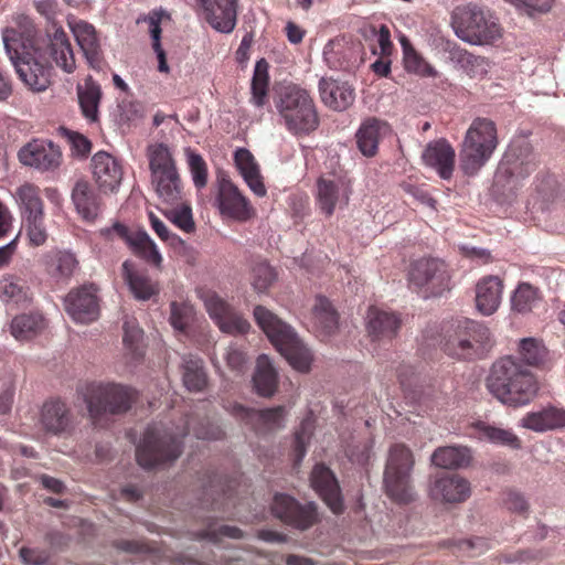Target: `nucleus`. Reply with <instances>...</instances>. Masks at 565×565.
Masks as SVG:
<instances>
[{
    "mask_svg": "<svg viewBox=\"0 0 565 565\" xmlns=\"http://www.w3.org/2000/svg\"><path fill=\"white\" fill-rule=\"evenodd\" d=\"M124 345L135 356L143 354V331L135 319H127L124 322Z\"/></svg>",
    "mask_w": 565,
    "mask_h": 565,
    "instance_id": "obj_54",
    "label": "nucleus"
},
{
    "mask_svg": "<svg viewBox=\"0 0 565 565\" xmlns=\"http://www.w3.org/2000/svg\"><path fill=\"white\" fill-rule=\"evenodd\" d=\"M409 280L419 288H426L429 296H439L448 288L449 276L444 262L438 259H419L412 265Z\"/></svg>",
    "mask_w": 565,
    "mask_h": 565,
    "instance_id": "obj_13",
    "label": "nucleus"
},
{
    "mask_svg": "<svg viewBox=\"0 0 565 565\" xmlns=\"http://www.w3.org/2000/svg\"><path fill=\"white\" fill-rule=\"evenodd\" d=\"M164 215L179 228L186 233H191L195 228L190 205H182L180 209L166 211Z\"/></svg>",
    "mask_w": 565,
    "mask_h": 565,
    "instance_id": "obj_64",
    "label": "nucleus"
},
{
    "mask_svg": "<svg viewBox=\"0 0 565 565\" xmlns=\"http://www.w3.org/2000/svg\"><path fill=\"white\" fill-rule=\"evenodd\" d=\"M311 486L334 514L343 512V500L338 480L324 465H316L310 477Z\"/></svg>",
    "mask_w": 565,
    "mask_h": 565,
    "instance_id": "obj_22",
    "label": "nucleus"
},
{
    "mask_svg": "<svg viewBox=\"0 0 565 565\" xmlns=\"http://www.w3.org/2000/svg\"><path fill=\"white\" fill-rule=\"evenodd\" d=\"M171 326L179 331H184L194 317L193 306L188 302L173 301L170 305Z\"/></svg>",
    "mask_w": 565,
    "mask_h": 565,
    "instance_id": "obj_58",
    "label": "nucleus"
},
{
    "mask_svg": "<svg viewBox=\"0 0 565 565\" xmlns=\"http://www.w3.org/2000/svg\"><path fill=\"white\" fill-rule=\"evenodd\" d=\"M150 174L178 170L170 148L162 142L151 143L147 147Z\"/></svg>",
    "mask_w": 565,
    "mask_h": 565,
    "instance_id": "obj_43",
    "label": "nucleus"
},
{
    "mask_svg": "<svg viewBox=\"0 0 565 565\" xmlns=\"http://www.w3.org/2000/svg\"><path fill=\"white\" fill-rule=\"evenodd\" d=\"M188 430L172 434L162 425L148 426L136 448V458L139 466L152 469L175 461L182 451L181 437Z\"/></svg>",
    "mask_w": 565,
    "mask_h": 565,
    "instance_id": "obj_7",
    "label": "nucleus"
},
{
    "mask_svg": "<svg viewBox=\"0 0 565 565\" xmlns=\"http://www.w3.org/2000/svg\"><path fill=\"white\" fill-rule=\"evenodd\" d=\"M471 494L470 482L459 475H440L431 478L429 495L446 503H460Z\"/></svg>",
    "mask_w": 565,
    "mask_h": 565,
    "instance_id": "obj_18",
    "label": "nucleus"
},
{
    "mask_svg": "<svg viewBox=\"0 0 565 565\" xmlns=\"http://www.w3.org/2000/svg\"><path fill=\"white\" fill-rule=\"evenodd\" d=\"M501 502L503 508L511 513L524 515L527 514L530 510V503L525 495L515 489H507L503 491Z\"/></svg>",
    "mask_w": 565,
    "mask_h": 565,
    "instance_id": "obj_60",
    "label": "nucleus"
},
{
    "mask_svg": "<svg viewBox=\"0 0 565 565\" xmlns=\"http://www.w3.org/2000/svg\"><path fill=\"white\" fill-rule=\"evenodd\" d=\"M253 383L256 392L264 396H271L277 388L278 377L270 359L263 354L256 362V370L253 376Z\"/></svg>",
    "mask_w": 565,
    "mask_h": 565,
    "instance_id": "obj_38",
    "label": "nucleus"
},
{
    "mask_svg": "<svg viewBox=\"0 0 565 565\" xmlns=\"http://www.w3.org/2000/svg\"><path fill=\"white\" fill-rule=\"evenodd\" d=\"M388 132V125L375 117L366 118L355 134L356 145L365 157L377 152L380 140Z\"/></svg>",
    "mask_w": 565,
    "mask_h": 565,
    "instance_id": "obj_32",
    "label": "nucleus"
},
{
    "mask_svg": "<svg viewBox=\"0 0 565 565\" xmlns=\"http://www.w3.org/2000/svg\"><path fill=\"white\" fill-rule=\"evenodd\" d=\"M151 184L163 203L177 205L182 200V182L178 170L151 174Z\"/></svg>",
    "mask_w": 565,
    "mask_h": 565,
    "instance_id": "obj_36",
    "label": "nucleus"
},
{
    "mask_svg": "<svg viewBox=\"0 0 565 565\" xmlns=\"http://www.w3.org/2000/svg\"><path fill=\"white\" fill-rule=\"evenodd\" d=\"M196 537L199 540H209L213 543H217L222 540V537H230L234 540H239L244 537V533L237 526L232 525H209L205 530L198 533Z\"/></svg>",
    "mask_w": 565,
    "mask_h": 565,
    "instance_id": "obj_59",
    "label": "nucleus"
},
{
    "mask_svg": "<svg viewBox=\"0 0 565 565\" xmlns=\"http://www.w3.org/2000/svg\"><path fill=\"white\" fill-rule=\"evenodd\" d=\"M455 58L470 77H480L488 73L489 62L482 56L475 55L466 50H457Z\"/></svg>",
    "mask_w": 565,
    "mask_h": 565,
    "instance_id": "obj_51",
    "label": "nucleus"
},
{
    "mask_svg": "<svg viewBox=\"0 0 565 565\" xmlns=\"http://www.w3.org/2000/svg\"><path fill=\"white\" fill-rule=\"evenodd\" d=\"M183 383L189 391L200 392L206 385V374L203 362L198 358L184 360Z\"/></svg>",
    "mask_w": 565,
    "mask_h": 565,
    "instance_id": "obj_50",
    "label": "nucleus"
},
{
    "mask_svg": "<svg viewBox=\"0 0 565 565\" xmlns=\"http://www.w3.org/2000/svg\"><path fill=\"white\" fill-rule=\"evenodd\" d=\"M281 124L294 135H308L319 126L316 105L309 93L297 86L281 88L275 99Z\"/></svg>",
    "mask_w": 565,
    "mask_h": 565,
    "instance_id": "obj_4",
    "label": "nucleus"
},
{
    "mask_svg": "<svg viewBox=\"0 0 565 565\" xmlns=\"http://www.w3.org/2000/svg\"><path fill=\"white\" fill-rule=\"evenodd\" d=\"M0 298L4 302H24L28 300V288L19 279L4 277L0 280Z\"/></svg>",
    "mask_w": 565,
    "mask_h": 565,
    "instance_id": "obj_55",
    "label": "nucleus"
},
{
    "mask_svg": "<svg viewBox=\"0 0 565 565\" xmlns=\"http://www.w3.org/2000/svg\"><path fill=\"white\" fill-rule=\"evenodd\" d=\"M321 102L334 111L347 110L355 99L354 88L345 81L322 77L319 81Z\"/></svg>",
    "mask_w": 565,
    "mask_h": 565,
    "instance_id": "obj_24",
    "label": "nucleus"
},
{
    "mask_svg": "<svg viewBox=\"0 0 565 565\" xmlns=\"http://www.w3.org/2000/svg\"><path fill=\"white\" fill-rule=\"evenodd\" d=\"M401 327L399 318L392 312L370 308L366 316L367 333L373 341L393 339Z\"/></svg>",
    "mask_w": 565,
    "mask_h": 565,
    "instance_id": "obj_30",
    "label": "nucleus"
},
{
    "mask_svg": "<svg viewBox=\"0 0 565 565\" xmlns=\"http://www.w3.org/2000/svg\"><path fill=\"white\" fill-rule=\"evenodd\" d=\"M216 205L221 215L238 222H246L255 215V210L248 199L230 180L218 181Z\"/></svg>",
    "mask_w": 565,
    "mask_h": 565,
    "instance_id": "obj_14",
    "label": "nucleus"
},
{
    "mask_svg": "<svg viewBox=\"0 0 565 565\" xmlns=\"http://www.w3.org/2000/svg\"><path fill=\"white\" fill-rule=\"evenodd\" d=\"M146 21L149 24V32L152 39V47L158 57V70L161 73H169V66L167 63V57L163 49L161 47L160 36H161V26H160V17L156 13L149 15Z\"/></svg>",
    "mask_w": 565,
    "mask_h": 565,
    "instance_id": "obj_56",
    "label": "nucleus"
},
{
    "mask_svg": "<svg viewBox=\"0 0 565 565\" xmlns=\"http://www.w3.org/2000/svg\"><path fill=\"white\" fill-rule=\"evenodd\" d=\"M451 25L456 35L471 45H487L502 36L495 18L483 8L468 3L452 11Z\"/></svg>",
    "mask_w": 565,
    "mask_h": 565,
    "instance_id": "obj_6",
    "label": "nucleus"
},
{
    "mask_svg": "<svg viewBox=\"0 0 565 565\" xmlns=\"http://www.w3.org/2000/svg\"><path fill=\"white\" fill-rule=\"evenodd\" d=\"M25 230L30 243L34 246L43 245L47 239V232L44 224V214L24 220Z\"/></svg>",
    "mask_w": 565,
    "mask_h": 565,
    "instance_id": "obj_62",
    "label": "nucleus"
},
{
    "mask_svg": "<svg viewBox=\"0 0 565 565\" xmlns=\"http://www.w3.org/2000/svg\"><path fill=\"white\" fill-rule=\"evenodd\" d=\"M122 276L136 299L148 300L157 292L154 285L149 278L134 270V265L130 260L124 262Z\"/></svg>",
    "mask_w": 565,
    "mask_h": 565,
    "instance_id": "obj_40",
    "label": "nucleus"
},
{
    "mask_svg": "<svg viewBox=\"0 0 565 565\" xmlns=\"http://www.w3.org/2000/svg\"><path fill=\"white\" fill-rule=\"evenodd\" d=\"M520 425L536 433L563 428L565 427V411L551 406L531 412L521 418Z\"/></svg>",
    "mask_w": 565,
    "mask_h": 565,
    "instance_id": "obj_33",
    "label": "nucleus"
},
{
    "mask_svg": "<svg viewBox=\"0 0 565 565\" xmlns=\"http://www.w3.org/2000/svg\"><path fill=\"white\" fill-rule=\"evenodd\" d=\"M487 387L501 403L514 407L530 403L539 388L534 375L512 356L493 363Z\"/></svg>",
    "mask_w": 565,
    "mask_h": 565,
    "instance_id": "obj_1",
    "label": "nucleus"
},
{
    "mask_svg": "<svg viewBox=\"0 0 565 565\" xmlns=\"http://www.w3.org/2000/svg\"><path fill=\"white\" fill-rule=\"evenodd\" d=\"M477 427L481 436L493 444L509 446L512 448L520 447V439L511 430L491 426L484 423L478 424Z\"/></svg>",
    "mask_w": 565,
    "mask_h": 565,
    "instance_id": "obj_53",
    "label": "nucleus"
},
{
    "mask_svg": "<svg viewBox=\"0 0 565 565\" xmlns=\"http://www.w3.org/2000/svg\"><path fill=\"white\" fill-rule=\"evenodd\" d=\"M492 347L490 330L482 323L463 319L459 320L454 332L448 334L445 352L462 360L480 359Z\"/></svg>",
    "mask_w": 565,
    "mask_h": 565,
    "instance_id": "obj_9",
    "label": "nucleus"
},
{
    "mask_svg": "<svg viewBox=\"0 0 565 565\" xmlns=\"http://www.w3.org/2000/svg\"><path fill=\"white\" fill-rule=\"evenodd\" d=\"M188 163L192 173L193 183L198 189H202L207 183V168L202 156L186 149Z\"/></svg>",
    "mask_w": 565,
    "mask_h": 565,
    "instance_id": "obj_61",
    "label": "nucleus"
},
{
    "mask_svg": "<svg viewBox=\"0 0 565 565\" xmlns=\"http://www.w3.org/2000/svg\"><path fill=\"white\" fill-rule=\"evenodd\" d=\"M503 282L497 276H487L476 286V307L484 316L495 312L501 303Z\"/></svg>",
    "mask_w": 565,
    "mask_h": 565,
    "instance_id": "obj_31",
    "label": "nucleus"
},
{
    "mask_svg": "<svg viewBox=\"0 0 565 565\" xmlns=\"http://www.w3.org/2000/svg\"><path fill=\"white\" fill-rule=\"evenodd\" d=\"M348 46L341 39L330 40L323 47V58L331 68H342L347 62Z\"/></svg>",
    "mask_w": 565,
    "mask_h": 565,
    "instance_id": "obj_57",
    "label": "nucleus"
},
{
    "mask_svg": "<svg viewBox=\"0 0 565 565\" xmlns=\"http://www.w3.org/2000/svg\"><path fill=\"white\" fill-rule=\"evenodd\" d=\"M235 164L248 188L257 195L265 196L267 191L260 175L259 167L252 154L245 148H239L234 154Z\"/></svg>",
    "mask_w": 565,
    "mask_h": 565,
    "instance_id": "obj_35",
    "label": "nucleus"
},
{
    "mask_svg": "<svg viewBox=\"0 0 565 565\" xmlns=\"http://www.w3.org/2000/svg\"><path fill=\"white\" fill-rule=\"evenodd\" d=\"M44 328V319L39 313L17 316L11 322V334L20 341L35 337Z\"/></svg>",
    "mask_w": 565,
    "mask_h": 565,
    "instance_id": "obj_44",
    "label": "nucleus"
},
{
    "mask_svg": "<svg viewBox=\"0 0 565 565\" xmlns=\"http://www.w3.org/2000/svg\"><path fill=\"white\" fill-rule=\"evenodd\" d=\"M49 54L56 66L65 73H73L76 68L75 57L70 39L65 31L55 24L49 33Z\"/></svg>",
    "mask_w": 565,
    "mask_h": 565,
    "instance_id": "obj_28",
    "label": "nucleus"
},
{
    "mask_svg": "<svg viewBox=\"0 0 565 565\" xmlns=\"http://www.w3.org/2000/svg\"><path fill=\"white\" fill-rule=\"evenodd\" d=\"M276 279L274 269L266 263L253 268V287L257 292H265Z\"/></svg>",
    "mask_w": 565,
    "mask_h": 565,
    "instance_id": "obj_63",
    "label": "nucleus"
},
{
    "mask_svg": "<svg viewBox=\"0 0 565 565\" xmlns=\"http://www.w3.org/2000/svg\"><path fill=\"white\" fill-rule=\"evenodd\" d=\"M268 64L262 58L256 62L250 84V102L256 107H263L268 102Z\"/></svg>",
    "mask_w": 565,
    "mask_h": 565,
    "instance_id": "obj_46",
    "label": "nucleus"
},
{
    "mask_svg": "<svg viewBox=\"0 0 565 565\" xmlns=\"http://www.w3.org/2000/svg\"><path fill=\"white\" fill-rule=\"evenodd\" d=\"M495 150L499 143L495 124L488 118H476L466 131L465 137Z\"/></svg>",
    "mask_w": 565,
    "mask_h": 565,
    "instance_id": "obj_45",
    "label": "nucleus"
},
{
    "mask_svg": "<svg viewBox=\"0 0 565 565\" xmlns=\"http://www.w3.org/2000/svg\"><path fill=\"white\" fill-rule=\"evenodd\" d=\"M471 451L465 446H444L437 448L431 455V462L444 469H460L469 466Z\"/></svg>",
    "mask_w": 565,
    "mask_h": 565,
    "instance_id": "obj_37",
    "label": "nucleus"
},
{
    "mask_svg": "<svg viewBox=\"0 0 565 565\" xmlns=\"http://www.w3.org/2000/svg\"><path fill=\"white\" fill-rule=\"evenodd\" d=\"M40 424L44 431L54 436L71 434L75 419L71 408L61 399L46 401L40 412Z\"/></svg>",
    "mask_w": 565,
    "mask_h": 565,
    "instance_id": "obj_17",
    "label": "nucleus"
},
{
    "mask_svg": "<svg viewBox=\"0 0 565 565\" xmlns=\"http://www.w3.org/2000/svg\"><path fill=\"white\" fill-rule=\"evenodd\" d=\"M65 309L76 322L95 321L99 316V306L93 285L72 290L65 298Z\"/></svg>",
    "mask_w": 565,
    "mask_h": 565,
    "instance_id": "obj_20",
    "label": "nucleus"
},
{
    "mask_svg": "<svg viewBox=\"0 0 565 565\" xmlns=\"http://www.w3.org/2000/svg\"><path fill=\"white\" fill-rule=\"evenodd\" d=\"M77 95L83 115L89 120H96L102 97L100 86L89 77L83 86H77Z\"/></svg>",
    "mask_w": 565,
    "mask_h": 565,
    "instance_id": "obj_42",
    "label": "nucleus"
},
{
    "mask_svg": "<svg viewBox=\"0 0 565 565\" xmlns=\"http://www.w3.org/2000/svg\"><path fill=\"white\" fill-rule=\"evenodd\" d=\"M92 172L100 192H115L119 188L122 169L117 159L108 152L98 151L93 156Z\"/></svg>",
    "mask_w": 565,
    "mask_h": 565,
    "instance_id": "obj_23",
    "label": "nucleus"
},
{
    "mask_svg": "<svg viewBox=\"0 0 565 565\" xmlns=\"http://www.w3.org/2000/svg\"><path fill=\"white\" fill-rule=\"evenodd\" d=\"M42 262L46 274L56 281L70 280L78 268L76 256L68 250H50Z\"/></svg>",
    "mask_w": 565,
    "mask_h": 565,
    "instance_id": "obj_29",
    "label": "nucleus"
},
{
    "mask_svg": "<svg viewBox=\"0 0 565 565\" xmlns=\"http://www.w3.org/2000/svg\"><path fill=\"white\" fill-rule=\"evenodd\" d=\"M70 25L88 64L93 68H99L103 54L95 28L85 21H77Z\"/></svg>",
    "mask_w": 565,
    "mask_h": 565,
    "instance_id": "obj_27",
    "label": "nucleus"
},
{
    "mask_svg": "<svg viewBox=\"0 0 565 565\" xmlns=\"http://www.w3.org/2000/svg\"><path fill=\"white\" fill-rule=\"evenodd\" d=\"M519 354L527 365L532 366L544 365L548 360L547 349L534 338H525L520 341Z\"/></svg>",
    "mask_w": 565,
    "mask_h": 565,
    "instance_id": "obj_49",
    "label": "nucleus"
},
{
    "mask_svg": "<svg viewBox=\"0 0 565 565\" xmlns=\"http://www.w3.org/2000/svg\"><path fill=\"white\" fill-rule=\"evenodd\" d=\"M415 456L404 444H394L387 450L383 471V488L386 495L398 503H409L415 500L416 492L412 473Z\"/></svg>",
    "mask_w": 565,
    "mask_h": 565,
    "instance_id": "obj_5",
    "label": "nucleus"
},
{
    "mask_svg": "<svg viewBox=\"0 0 565 565\" xmlns=\"http://www.w3.org/2000/svg\"><path fill=\"white\" fill-rule=\"evenodd\" d=\"M455 158V149L444 138L430 141L422 154L424 163L435 169L438 175L444 180H449L452 177Z\"/></svg>",
    "mask_w": 565,
    "mask_h": 565,
    "instance_id": "obj_25",
    "label": "nucleus"
},
{
    "mask_svg": "<svg viewBox=\"0 0 565 565\" xmlns=\"http://www.w3.org/2000/svg\"><path fill=\"white\" fill-rule=\"evenodd\" d=\"M92 422L96 425L107 414L127 412L134 399V392L115 383H90L78 391Z\"/></svg>",
    "mask_w": 565,
    "mask_h": 565,
    "instance_id": "obj_8",
    "label": "nucleus"
},
{
    "mask_svg": "<svg viewBox=\"0 0 565 565\" xmlns=\"http://www.w3.org/2000/svg\"><path fill=\"white\" fill-rule=\"evenodd\" d=\"M539 300L540 296L537 289L530 284L523 282L519 285L512 296V309L520 313H524L531 311Z\"/></svg>",
    "mask_w": 565,
    "mask_h": 565,
    "instance_id": "obj_52",
    "label": "nucleus"
},
{
    "mask_svg": "<svg viewBox=\"0 0 565 565\" xmlns=\"http://www.w3.org/2000/svg\"><path fill=\"white\" fill-rule=\"evenodd\" d=\"M72 201L84 220L93 221L100 213V198L86 180H78L75 183Z\"/></svg>",
    "mask_w": 565,
    "mask_h": 565,
    "instance_id": "obj_34",
    "label": "nucleus"
},
{
    "mask_svg": "<svg viewBox=\"0 0 565 565\" xmlns=\"http://www.w3.org/2000/svg\"><path fill=\"white\" fill-rule=\"evenodd\" d=\"M351 193L352 190L347 182L320 178L317 181V206L329 217L335 209H343L349 204Z\"/></svg>",
    "mask_w": 565,
    "mask_h": 565,
    "instance_id": "obj_19",
    "label": "nucleus"
},
{
    "mask_svg": "<svg viewBox=\"0 0 565 565\" xmlns=\"http://www.w3.org/2000/svg\"><path fill=\"white\" fill-rule=\"evenodd\" d=\"M403 49V63L406 72L415 74L420 77H436L438 72L433 67L403 36L401 39Z\"/></svg>",
    "mask_w": 565,
    "mask_h": 565,
    "instance_id": "obj_39",
    "label": "nucleus"
},
{
    "mask_svg": "<svg viewBox=\"0 0 565 565\" xmlns=\"http://www.w3.org/2000/svg\"><path fill=\"white\" fill-rule=\"evenodd\" d=\"M28 38L7 28L2 32V41L20 79L32 90L43 92L51 83V67L44 62L39 50L30 41L31 31L26 30Z\"/></svg>",
    "mask_w": 565,
    "mask_h": 565,
    "instance_id": "obj_2",
    "label": "nucleus"
},
{
    "mask_svg": "<svg viewBox=\"0 0 565 565\" xmlns=\"http://www.w3.org/2000/svg\"><path fill=\"white\" fill-rule=\"evenodd\" d=\"M536 168V156L529 143H524L505 156L500 162L493 179L494 192L510 199L515 195L523 179L529 177Z\"/></svg>",
    "mask_w": 565,
    "mask_h": 565,
    "instance_id": "obj_10",
    "label": "nucleus"
},
{
    "mask_svg": "<svg viewBox=\"0 0 565 565\" xmlns=\"http://www.w3.org/2000/svg\"><path fill=\"white\" fill-rule=\"evenodd\" d=\"M271 511L276 518L301 531L308 530L319 521L316 503L301 504L287 494L275 495Z\"/></svg>",
    "mask_w": 565,
    "mask_h": 565,
    "instance_id": "obj_12",
    "label": "nucleus"
},
{
    "mask_svg": "<svg viewBox=\"0 0 565 565\" xmlns=\"http://www.w3.org/2000/svg\"><path fill=\"white\" fill-rule=\"evenodd\" d=\"M233 414L260 435L273 433L285 427L286 409L284 406L257 411L246 408L242 405H235L233 407Z\"/></svg>",
    "mask_w": 565,
    "mask_h": 565,
    "instance_id": "obj_16",
    "label": "nucleus"
},
{
    "mask_svg": "<svg viewBox=\"0 0 565 565\" xmlns=\"http://www.w3.org/2000/svg\"><path fill=\"white\" fill-rule=\"evenodd\" d=\"M205 20L217 32L231 33L237 21V0H198Z\"/></svg>",
    "mask_w": 565,
    "mask_h": 565,
    "instance_id": "obj_21",
    "label": "nucleus"
},
{
    "mask_svg": "<svg viewBox=\"0 0 565 565\" xmlns=\"http://www.w3.org/2000/svg\"><path fill=\"white\" fill-rule=\"evenodd\" d=\"M313 322L323 334L330 335L338 328V315L331 302L324 297H317L312 308Z\"/></svg>",
    "mask_w": 565,
    "mask_h": 565,
    "instance_id": "obj_41",
    "label": "nucleus"
},
{
    "mask_svg": "<svg viewBox=\"0 0 565 565\" xmlns=\"http://www.w3.org/2000/svg\"><path fill=\"white\" fill-rule=\"evenodd\" d=\"M23 221L32 216L44 214L43 201L40 191L32 184H23L17 191Z\"/></svg>",
    "mask_w": 565,
    "mask_h": 565,
    "instance_id": "obj_47",
    "label": "nucleus"
},
{
    "mask_svg": "<svg viewBox=\"0 0 565 565\" xmlns=\"http://www.w3.org/2000/svg\"><path fill=\"white\" fill-rule=\"evenodd\" d=\"M18 158L23 166L49 171L60 167L62 152L52 141L34 139L19 150Z\"/></svg>",
    "mask_w": 565,
    "mask_h": 565,
    "instance_id": "obj_15",
    "label": "nucleus"
},
{
    "mask_svg": "<svg viewBox=\"0 0 565 565\" xmlns=\"http://www.w3.org/2000/svg\"><path fill=\"white\" fill-rule=\"evenodd\" d=\"M202 300L211 319L222 332L236 335L250 329V323L216 292H203Z\"/></svg>",
    "mask_w": 565,
    "mask_h": 565,
    "instance_id": "obj_11",
    "label": "nucleus"
},
{
    "mask_svg": "<svg viewBox=\"0 0 565 565\" xmlns=\"http://www.w3.org/2000/svg\"><path fill=\"white\" fill-rule=\"evenodd\" d=\"M129 248L136 256L156 267H159L162 263V257L156 243L146 231H136V237L131 239Z\"/></svg>",
    "mask_w": 565,
    "mask_h": 565,
    "instance_id": "obj_48",
    "label": "nucleus"
},
{
    "mask_svg": "<svg viewBox=\"0 0 565 565\" xmlns=\"http://www.w3.org/2000/svg\"><path fill=\"white\" fill-rule=\"evenodd\" d=\"M253 315L258 327L289 364L299 372H308L313 356L295 330L264 306H256Z\"/></svg>",
    "mask_w": 565,
    "mask_h": 565,
    "instance_id": "obj_3",
    "label": "nucleus"
},
{
    "mask_svg": "<svg viewBox=\"0 0 565 565\" xmlns=\"http://www.w3.org/2000/svg\"><path fill=\"white\" fill-rule=\"evenodd\" d=\"M493 152L494 150L473 141L470 136L463 137L459 149V167L463 174L473 177L490 160Z\"/></svg>",
    "mask_w": 565,
    "mask_h": 565,
    "instance_id": "obj_26",
    "label": "nucleus"
}]
</instances>
